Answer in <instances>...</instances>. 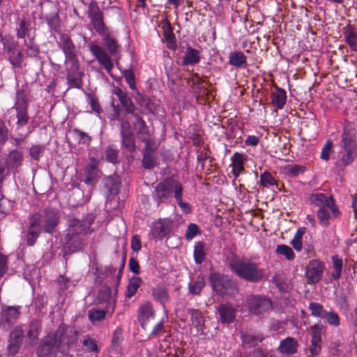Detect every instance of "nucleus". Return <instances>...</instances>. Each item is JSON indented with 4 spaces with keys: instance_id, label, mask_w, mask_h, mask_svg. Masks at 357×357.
Returning <instances> with one entry per match:
<instances>
[{
    "instance_id": "1",
    "label": "nucleus",
    "mask_w": 357,
    "mask_h": 357,
    "mask_svg": "<svg viewBox=\"0 0 357 357\" xmlns=\"http://www.w3.org/2000/svg\"><path fill=\"white\" fill-rule=\"evenodd\" d=\"M98 33L102 37V40L108 53L102 47L95 43H92L89 46V50L98 61V63L102 66L109 74H111L114 68V64L109 54L116 56L120 51L121 46L119 45L116 38L112 36L109 28Z\"/></svg>"
},
{
    "instance_id": "2",
    "label": "nucleus",
    "mask_w": 357,
    "mask_h": 357,
    "mask_svg": "<svg viewBox=\"0 0 357 357\" xmlns=\"http://www.w3.org/2000/svg\"><path fill=\"white\" fill-rule=\"evenodd\" d=\"M229 268L239 278L252 283H257L265 277V271L259 264L248 258H241L233 253L227 258Z\"/></svg>"
},
{
    "instance_id": "3",
    "label": "nucleus",
    "mask_w": 357,
    "mask_h": 357,
    "mask_svg": "<svg viewBox=\"0 0 357 357\" xmlns=\"http://www.w3.org/2000/svg\"><path fill=\"white\" fill-rule=\"evenodd\" d=\"M94 218L89 216L86 219L80 220L73 218L68 220V228L64 236L65 248L69 252H75L82 248L83 240L81 234H87L93 232L91 226L93 223Z\"/></svg>"
},
{
    "instance_id": "4",
    "label": "nucleus",
    "mask_w": 357,
    "mask_h": 357,
    "mask_svg": "<svg viewBox=\"0 0 357 357\" xmlns=\"http://www.w3.org/2000/svg\"><path fill=\"white\" fill-rule=\"evenodd\" d=\"M341 148L339 153L340 160L346 167L357 157V130L354 123L345 121L341 134Z\"/></svg>"
},
{
    "instance_id": "5",
    "label": "nucleus",
    "mask_w": 357,
    "mask_h": 357,
    "mask_svg": "<svg viewBox=\"0 0 357 357\" xmlns=\"http://www.w3.org/2000/svg\"><path fill=\"white\" fill-rule=\"evenodd\" d=\"M29 100L28 93L24 89H20L16 91L15 98V105L9 109L15 112V130H22L29 122L30 117L28 114Z\"/></svg>"
},
{
    "instance_id": "6",
    "label": "nucleus",
    "mask_w": 357,
    "mask_h": 357,
    "mask_svg": "<svg viewBox=\"0 0 357 357\" xmlns=\"http://www.w3.org/2000/svg\"><path fill=\"white\" fill-rule=\"evenodd\" d=\"M180 190H183V184L173 177H167L156 185L153 197L159 205L165 203L172 195L175 197Z\"/></svg>"
},
{
    "instance_id": "7",
    "label": "nucleus",
    "mask_w": 357,
    "mask_h": 357,
    "mask_svg": "<svg viewBox=\"0 0 357 357\" xmlns=\"http://www.w3.org/2000/svg\"><path fill=\"white\" fill-rule=\"evenodd\" d=\"M209 280L213 290L220 295L234 294L237 290L236 283L227 275L220 273H211Z\"/></svg>"
},
{
    "instance_id": "8",
    "label": "nucleus",
    "mask_w": 357,
    "mask_h": 357,
    "mask_svg": "<svg viewBox=\"0 0 357 357\" xmlns=\"http://www.w3.org/2000/svg\"><path fill=\"white\" fill-rule=\"evenodd\" d=\"M246 305L248 311L257 316L262 315L273 308L271 300L259 294L250 296L246 301Z\"/></svg>"
},
{
    "instance_id": "9",
    "label": "nucleus",
    "mask_w": 357,
    "mask_h": 357,
    "mask_svg": "<svg viewBox=\"0 0 357 357\" xmlns=\"http://www.w3.org/2000/svg\"><path fill=\"white\" fill-rule=\"evenodd\" d=\"M57 45L64 54L66 64L79 61L77 47L68 34L59 32Z\"/></svg>"
},
{
    "instance_id": "10",
    "label": "nucleus",
    "mask_w": 357,
    "mask_h": 357,
    "mask_svg": "<svg viewBox=\"0 0 357 357\" xmlns=\"http://www.w3.org/2000/svg\"><path fill=\"white\" fill-rule=\"evenodd\" d=\"M3 51L7 59L14 68H21L24 59V53L20 50L18 43L13 37L4 44Z\"/></svg>"
},
{
    "instance_id": "11",
    "label": "nucleus",
    "mask_w": 357,
    "mask_h": 357,
    "mask_svg": "<svg viewBox=\"0 0 357 357\" xmlns=\"http://www.w3.org/2000/svg\"><path fill=\"white\" fill-rule=\"evenodd\" d=\"M52 334L56 339L57 347L66 346L69 348L77 342V331L70 328L64 324H60L56 331Z\"/></svg>"
},
{
    "instance_id": "12",
    "label": "nucleus",
    "mask_w": 357,
    "mask_h": 357,
    "mask_svg": "<svg viewBox=\"0 0 357 357\" xmlns=\"http://www.w3.org/2000/svg\"><path fill=\"white\" fill-rule=\"evenodd\" d=\"M66 65V79L69 88L81 89L83 86L84 73L80 71L79 61L70 62Z\"/></svg>"
},
{
    "instance_id": "13",
    "label": "nucleus",
    "mask_w": 357,
    "mask_h": 357,
    "mask_svg": "<svg viewBox=\"0 0 357 357\" xmlns=\"http://www.w3.org/2000/svg\"><path fill=\"white\" fill-rule=\"evenodd\" d=\"M308 199L310 204H312L319 208L328 206L330 208L331 213L335 217H337L340 214L338 208L332 196L328 197L321 192L312 193Z\"/></svg>"
},
{
    "instance_id": "14",
    "label": "nucleus",
    "mask_w": 357,
    "mask_h": 357,
    "mask_svg": "<svg viewBox=\"0 0 357 357\" xmlns=\"http://www.w3.org/2000/svg\"><path fill=\"white\" fill-rule=\"evenodd\" d=\"M173 220L170 218H160L153 223L151 234L153 238L162 240L172 231Z\"/></svg>"
},
{
    "instance_id": "15",
    "label": "nucleus",
    "mask_w": 357,
    "mask_h": 357,
    "mask_svg": "<svg viewBox=\"0 0 357 357\" xmlns=\"http://www.w3.org/2000/svg\"><path fill=\"white\" fill-rule=\"evenodd\" d=\"M24 331L21 326L13 328L9 335L7 351L9 356H15L19 352L22 344Z\"/></svg>"
},
{
    "instance_id": "16",
    "label": "nucleus",
    "mask_w": 357,
    "mask_h": 357,
    "mask_svg": "<svg viewBox=\"0 0 357 357\" xmlns=\"http://www.w3.org/2000/svg\"><path fill=\"white\" fill-rule=\"evenodd\" d=\"M325 269L324 263L318 259H313L310 261L306 271L307 283L310 284H317L322 278Z\"/></svg>"
},
{
    "instance_id": "17",
    "label": "nucleus",
    "mask_w": 357,
    "mask_h": 357,
    "mask_svg": "<svg viewBox=\"0 0 357 357\" xmlns=\"http://www.w3.org/2000/svg\"><path fill=\"white\" fill-rule=\"evenodd\" d=\"M61 215L56 208H46L44 210L43 230L52 234L60 222Z\"/></svg>"
},
{
    "instance_id": "18",
    "label": "nucleus",
    "mask_w": 357,
    "mask_h": 357,
    "mask_svg": "<svg viewBox=\"0 0 357 357\" xmlns=\"http://www.w3.org/2000/svg\"><path fill=\"white\" fill-rule=\"evenodd\" d=\"M88 17L97 33L108 28L104 22L103 13L96 2H91L89 5Z\"/></svg>"
},
{
    "instance_id": "19",
    "label": "nucleus",
    "mask_w": 357,
    "mask_h": 357,
    "mask_svg": "<svg viewBox=\"0 0 357 357\" xmlns=\"http://www.w3.org/2000/svg\"><path fill=\"white\" fill-rule=\"evenodd\" d=\"M56 347V339L52 333H49L40 340L36 349V354L38 357H52Z\"/></svg>"
},
{
    "instance_id": "20",
    "label": "nucleus",
    "mask_w": 357,
    "mask_h": 357,
    "mask_svg": "<svg viewBox=\"0 0 357 357\" xmlns=\"http://www.w3.org/2000/svg\"><path fill=\"white\" fill-rule=\"evenodd\" d=\"M219 319L223 324L234 323L236 320V310L230 303H222L216 308Z\"/></svg>"
},
{
    "instance_id": "21",
    "label": "nucleus",
    "mask_w": 357,
    "mask_h": 357,
    "mask_svg": "<svg viewBox=\"0 0 357 357\" xmlns=\"http://www.w3.org/2000/svg\"><path fill=\"white\" fill-rule=\"evenodd\" d=\"M113 93L116 95L126 114H134L136 107L128 94L119 87H115Z\"/></svg>"
},
{
    "instance_id": "22",
    "label": "nucleus",
    "mask_w": 357,
    "mask_h": 357,
    "mask_svg": "<svg viewBox=\"0 0 357 357\" xmlns=\"http://www.w3.org/2000/svg\"><path fill=\"white\" fill-rule=\"evenodd\" d=\"M98 161L96 158H91L84 170V182L86 185H94L99 176Z\"/></svg>"
},
{
    "instance_id": "23",
    "label": "nucleus",
    "mask_w": 357,
    "mask_h": 357,
    "mask_svg": "<svg viewBox=\"0 0 357 357\" xmlns=\"http://www.w3.org/2000/svg\"><path fill=\"white\" fill-rule=\"evenodd\" d=\"M299 347L296 339L287 337L280 341L278 350L284 355L291 356L297 353Z\"/></svg>"
},
{
    "instance_id": "24",
    "label": "nucleus",
    "mask_w": 357,
    "mask_h": 357,
    "mask_svg": "<svg viewBox=\"0 0 357 357\" xmlns=\"http://www.w3.org/2000/svg\"><path fill=\"white\" fill-rule=\"evenodd\" d=\"M154 317V310L151 303H147L139 307L138 320L141 327L145 330L149 321Z\"/></svg>"
},
{
    "instance_id": "25",
    "label": "nucleus",
    "mask_w": 357,
    "mask_h": 357,
    "mask_svg": "<svg viewBox=\"0 0 357 357\" xmlns=\"http://www.w3.org/2000/svg\"><path fill=\"white\" fill-rule=\"evenodd\" d=\"M22 161L23 155L22 152L15 149L10 151L8 154L5 165L15 174L17 169L22 165Z\"/></svg>"
},
{
    "instance_id": "26",
    "label": "nucleus",
    "mask_w": 357,
    "mask_h": 357,
    "mask_svg": "<svg viewBox=\"0 0 357 357\" xmlns=\"http://www.w3.org/2000/svg\"><path fill=\"white\" fill-rule=\"evenodd\" d=\"M112 289L109 286H102L98 291L97 300L99 303H107V311H114L115 301L111 302Z\"/></svg>"
},
{
    "instance_id": "27",
    "label": "nucleus",
    "mask_w": 357,
    "mask_h": 357,
    "mask_svg": "<svg viewBox=\"0 0 357 357\" xmlns=\"http://www.w3.org/2000/svg\"><path fill=\"white\" fill-rule=\"evenodd\" d=\"M286 91L278 86L271 94V103L278 109H282L287 102Z\"/></svg>"
},
{
    "instance_id": "28",
    "label": "nucleus",
    "mask_w": 357,
    "mask_h": 357,
    "mask_svg": "<svg viewBox=\"0 0 357 357\" xmlns=\"http://www.w3.org/2000/svg\"><path fill=\"white\" fill-rule=\"evenodd\" d=\"M231 164L232 166V174L235 178H238L240 174L244 171V162L246 160V156L243 153H240L238 152H235L231 158Z\"/></svg>"
},
{
    "instance_id": "29",
    "label": "nucleus",
    "mask_w": 357,
    "mask_h": 357,
    "mask_svg": "<svg viewBox=\"0 0 357 357\" xmlns=\"http://www.w3.org/2000/svg\"><path fill=\"white\" fill-rule=\"evenodd\" d=\"M121 139V149L133 153L136 151L135 136L133 131L120 133Z\"/></svg>"
},
{
    "instance_id": "30",
    "label": "nucleus",
    "mask_w": 357,
    "mask_h": 357,
    "mask_svg": "<svg viewBox=\"0 0 357 357\" xmlns=\"http://www.w3.org/2000/svg\"><path fill=\"white\" fill-rule=\"evenodd\" d=\"M343 36L346 43L350 47L351 50L357 51V35L354 26L349 24L344 27Z\"/></svg>"
},
{
    "instance_id": "31",
    "label": "nucleus",
    "mask_w": 357,
    "mask_h": 357,
    "mask_svg": "<svg viewBox=\"0 0 357 357\" xmlns=\"http://www.w3.org/2000/svg\"><path fill=\"white\" fill-rule=\"evenodd\" d=\"M20 315L19 309L14 306H8L3 310L1 317L3 321L7 324V326L10 327L18 319Z\"/></svg>"
},
{
    "instance_id": "32",
    "label": "nucleus",
    "mask_w": 357,
    "mask_h": 357,
    "mask_svg": "<svg viewBox=\"0 0 357 357\" xmlns=\"http://www.w3.org/2000/svg\"><path fill=\"white\" fill-rule=\"evenodd\" d=\"M104 184L110 195H116L119 192L121 181L119 176L113 174L105 178Z\"/></svg>"
},
{
    "instance_id": "33",
    "label": "nucleus",
    "mask_w": 357,
    "mask_h": 357,
    "mask_svg": "<svg viewBox=\"0 0 357 357\" xmlns=\"http://www.w3.org/2000/svg\"><path fill=\"white\" fill-rule=\"evenodd\" d=\"M200 61L198 50L188 46L186 49V54L181 61V66L195 65Z\"/></svg>"
},
{
    "instance_id": "34",
    "label": "nucleus",
    "mask_w": 357,
    "mask_h": 357,
    "mask_svg": "<svg viewBox=\"0 0 357 357\" xmlns=\"http://www.w3.org/2000/svg\"><path fill=\"white\" fill-rule=\"evenodd\" d=\"M242 344L245 348L254 347L261 342L264 337L260 335H254L248 333H243L241 335Z\"/></svg>"
},
{
    "instance_id": "35",
    "label": "nucleus",
    "mask_w": 357,
    "mask_h": 357,
    "mask_svg": "<svg viewBox=\"0 0 357 357\" xmlns=\"http://www.w3.org/2000/svg\"><path fill=\"white\" fill-rule=\"evenodd\" d=\"M229 63L236 68L245 67L248 65L247 57L242 52H233L229 56Z\"/></svg>"
},
{
    "instance_id": "36",
    "label": "nucleus",
    "mask_w": 357,
    "mask_h": 357,
    "mask_svg": "<svg viewBox=\"0 0 357 357\" xmlns=\"http://www.w3.org/2000/svg\"><path fill=\"white\" fill-rule=\"evenodd\" d=\"M151 295L154 300L162 305L165 307V304L169 301V296L168 290L164 287H156L151 289Z\"/></svg>"
},
{
    "instance_id": "37",
    "label": "nucleus",
    "mask_w": 357,
    "mask_h": 357,
    "mask_svg": "<svg viewBox=\"0 0 357 357\" xmlns=\"http://www.w3.org/2000/svg\"><path fill=\"white\" fill-rule=\"evenodd\" d=\"M31 30V22L25 17L21 19L16 28V36L18 39H24L26 36L29 37Z\"/></svg>"
},
{
    "instance_id": "38",
    "label": "nucleus",
    "mask_w": 357,
    "mask_h": 357,
    "mask_svg": "<svg viewBox=\"0 0 357 357\" xmlns=\"http://www.w3.org/2000/svg\"><path fill=\"white\" fill-rule=\"evenodd\" d=\"M194 260L196 264H201L205 259V243L198 241L195 243L193 251Z\"/></svg>"
},
{
    "instance_id": "39",
    "label": "nucleus",
    "mask_w": 357,
    "mask_h": 357,
    "mask_svg": "<svg viewBox=\"0 0 357 357\" xmlns=\"http://www.w3.org/2000/svg\"><path fill=\"white\" fill-rule=\"evenodd\" d=\"M45 21L47 23L48 26L55 32H61L60 31V23L61 20L59 16V14L56 12H52L49 14H47L45 16Z\"/></svg>"
},
{
    "instance_id": "40",
    "label": "nucleus",
    "mask_w": 357,
    "mask_h": 357,
    "mask_svg": "<svg viewBox=\"0 0 357 357\" xmlns=\"http://www.w3.org/2000/svg\"><path fill=\"white\" fill-rule=\"evenodd\" d=\"M142 280L139 277L133 276L130 278L127 286L126 296L127 298H132L137 292L138 288L141 286Z\"/></svg>"
},
{
    "instance_id": "41",
    "label": "nucleus",
    "mask_w": 357,
    "mask_h": 357,
    "mask_svg": "<svg viewBox=\"0 0 357 357\" xmlns=\"http://www.w3.org/2000/svg\"><path fill=\"white\" fill-rule=\"evenodd\" d=\"M205 286L204 278L199 275L196 280L190 282L188 284L189 293L192 295H199Z\"/></svg>"
},
{
    "instance_id": "42",
    "label": "nucleus",
    "mask_w": 357,
    "mask_h": 357,
    "mask_svg": "<svg viewBox=\"0 0 357 357\" xmlns=\"http://www.w3.org/2000/svg\"><path fill=\"white\" fill-rule=\"evenodd\" d=\"M330 211V208L325 206L318 208L317 211V217L319 220V224L324 227L329 226V220L331 218Z\"/></svg>"
},
{
    "instance_id": "43",
    "label": "nucleus",
    "mask_w": 357,
    "mask_h": 357,
    "mask_svg": "<svg viewBox=\"0 0 357 357\" xmlns=\"http://www.w3.org/2000/svg\"><path fill=\"white\" fill-rule=\"evenodd\" d=\"M42 215L39 213H33L29 215L28 228L43 231V225H41Z\"/></svg>"
},
{
    "instance_id": "44",
    "label": "nucleus",
    "mask_w": 357,
    "mask_h": 357,
    "mask_svg": "<svg viewBox=\"0 0 357 357\" xmlns=\"http://www.w3.org/2000/svg\"><path fill=\"white\" fill-rule=\"evenodd\" d=\"M331 260L334 272L332 273V278L335 280H338L342 275V259L337 255L332 256Z\"/></svg>"
},
{
    "instance_id": "45",
    "label": "nucleus",
    "mask_w": 357,
    "mask_h": 357,
    "mask_svg": "<svg viewBox=\"0 0 357 357\" xmlns=\"http://www.w3.org/2000/svg\"><path fill=\"white\" fill-rule=\"evenodd\" d=\"M188 312L190 315L192 324L195 327L199 328L204 324V318L201 311L197 309L188 308Z\"/></svg>"
},
{
    "instance_id": "46",
    "label": "nucleus",
    "mask_w": 357,
    "mask_h": 357,
    "mask_svg": "<svg viewBox=\"0 0 357 357\" xmlns=\"http://www.w3.org/2000/svg\"><path fill=\"white\" fill-rule=\"evenodd\" d=\"M25 52L26 55L28 57L36 58L38 57L40 54L39 46L35 43L34 38L29 39L28 43H25Z\"/></svg>"
},
{
    "instance_id": "47",
    "label": "nucleus",
    "mask_w": 357,
    "mask_h": 357,
    "mask_svg": "<svg viewBox=\"0 0 357 357\" xmlns=\"http://www.w3.org/2000/svg\"><path fill=\"white\" fill-rule=\"evenodd\" d=\"M119 151L114 145H109L105 150V158L107 162L114 165L119 162Z\"/></svg>"
},
{
    "instance_id": "48",
    "label": "nucleus",
    "mask_w": 357,
    "mask_h": 357,
    "mask_svg": "<svg viewBox=\"0 0 357 357\" xmlns=\"http://www.w3.org/2000/svg\"><path fill=\"white\" fill-rule=\"evenodd\" d=\"M259 181L261 185L264 188H269L272 185H276L278 187L277 181L268 172H264L261 174Z\"/></svg>"
},
{
    "instance_id": "49",
    "label": "nucleus",
    "mask_w": 357,
    "mask_h": 357,
    "mask_svg": "<svg viewBox=\"0 0 357 357\" xmlns=\"http://www.w3.org/2000/svg\"><path fill=\"white\" fill-rule=\"evenodd\" d=\"M308 308L311 312V315L314 317L323 318L326 312L324 310V306L321 303L317 302L310 303Z\"/></svg>"
},
{
    "instance_id": "50",
    "label": "nucleus",
    "mask_w": 357,
    "mask_h": 357,
    "mask_svg": "<svg viewBox=\"0 0 357 357\" xmlns=\"http://www.w3.org/2000/svg\"><path fill=\"white\" fill-rule=\"evenodd\" d=\"M276 252L278 255L284 256L289 261H292L295 258V255L292 248L287 245H278L276 248Z\"/></svg>"
},
{
    "instance_id": "51",
    "label": "nucleus",
    "mask_w": 357,
    "mask_h": 357,
    "mask_svg": "<svg viewBox=\"0 0 357 357\" xmlns=\"http://www.w3.org/2000/svg\"><path fill=\"white\" fill-rule=\"evenodd\" d=\"M153 153H142V165L146 169H152L156 166V158L153 155Z\"/></svg>"
},
{
    "instance_id": "52",
    "label": "nucleus",
    "mask_w": 357,
    "mask_h": 357,
    "mask_svg": "<svg viewBox=\"0 0 357 357\" xmlns=\"http://www.w3.org/2000/svg\"><path fill=\"white\" fill-rule=\"evenodd\" d=\"M73 133L74 136L77 137L78 144L89 145L92 140L91 136H89L86 132L78 128H74L73 130Z\"/></svg>"
},
{
    "instance_id": "53",
    "label": "nucleus",
    "mask_w": 357,
    "mask_h": 357,
    "mask_svg": "<svg viewBox=\"0 0 357 357\" xmlns=\"http://www.w3.org/2000/svg\"><path fill=\"white\" fill-rule=\"evenodd\" d=\"M122 75H123L127 84L129 85L130 89L133 91L137 90L136 82H135V75L132 69H125L122 71Z\"/></svg>"
},
{
    "instance_id": "54",
    "label": "nucleus",
    "mask_w": 357,
    "mask_h": 357,
    "mask_svg": "<svg viewBox=\"0 0 357 357\" xmlns=\"http://www.w3.org/2000/svg\"><path fill=\"white\" fill-rule=\"evenodd\" d=\"M323 319H325L326 322L334 327H338L340 325V319L338 314L335 312H326L325 314L323 317Z\"/></svg>"
},
{
    "instance_id": "55",
    "label": "nucleus",
    "mask_w": 357,
    "mask_h": 357,
    "mask_svg": "<svg viewBox=\"0 0 357 357\" xmlns=\"http://www.w3.org/2000/svg\"><path fill=\"white\" fill-rule=\"evenodd\" d=\"M41 330V323L38 320H33L29 325V329L27 332V335L30 338L35 339L38 337Z\"/></svg>"
},
{
    "instance_id": "56",
    "label": "nucleus",
    "mask_w": 357,
    "mask_h": 357,
    "mask_svg": "<svg viewBox=\"0 0 357 357\" xmlns=\"http://www.w3.org/2000/svg\"><path fill=\"white\" fill-rule=\"evenodd\" d=\"M166 40L167 47L168 49L175 51L177 49L176 36L173 32V29L167 31L163 33Z\"/></svg>"
},
{
    "instance_id": "57",
    "label": "nucleus",
    "mask_w": 357,
    "mask_h": 357,
    "mask_svg": "<svg viewBox=\"0 0 357 357\" xmlns=\"http://www.w3.org/2000/svg\"><path fill=\"white\" fill-rule=\"evenodd\" d=\"M41 233L42 231H40L28 228V231L25 236L26 245L29 246H33Z\"/></svg>"
},
{
    "instance_id": "58",
    "label": "nucleus",
    "mask_w": 357,
    "mask_h": 357,
    "mask_svg": "<svg viewBox=\"0 0 357 357\" xmlns=\"http://www.w3.org/2000/svg\"><path fill=\"white\" fill-rule=\"evenodd\" d=\"M285 170L288 176L296 177L298 174L303 173L305 167L299 165H290L285 167Z\"/></svg>"
},
{
    "instance_id": "59",
    "label": "nucleus",
    "mask_w": 357,
    "mask_h": 357,
    "mask_svg": "<svg viewBox=\"0 0 357 357\" xmlns=\"http://www.w3.org/2000/svg\"><path fill=\"white\" fill-rule=\"evenodd\" d=\"M107 311L105 310L94 309L89 311V319L93 323L94 321H100L105 319Z\"/></svg>"
},
{
    "instance_id": "60",
    "label": "nucleus",
    "mask_w": 357,
    "mask_h": 357,
    "mask_svg": "<svg viewBox=\"0 0 357 357\" xmlns=\"http://www.w3.org/2000/svg\"><path fill=\"white\" fill-rule=\"evenodd\" d=\"M44 151L45 146L43 145H33L29 149V155L33 160L38 161L40 156L43 154Z\"/></svg>"
},
{
    "instance_id": "61",
    "label": "nucleus",
    "mask_w": 357,
    "mask_h": 357,
    "mask_svg": "<svg viewBox=\"0 0 357 357\" xmlns=\"http://www.w3.org/2000/svg\"><path fill=\"white\" fill-rule=\"evenodd\" d=\"M183 190H180L176 193V197H174L176 200L178 205L181 208V211L188 214L191 212L190 206L187 203L183 201Z\"/></svg>"
},
{
    "instance_id": "62",
    "label": "nucleus",
    "mask_w": 357,
    "mask_h": 357,
    "mask_svg": "<svg viewBox=\"0 0 357 357\" xmlns=\"http://www.w3.org/2000/svg\"><path fill=\"white\" fill-rule=\"evenodd\" d=\"M120 126V133L132 132L131 124L126 115L116 119Z\"/></svg>"
},
{
    "instance_id": "63",
    "label": "nucleus",
    "mask_w": 357,
    "mask_h": 357,
    "mask_svg": "<svg viewBox=\"0 0 357 357\" xmlns=\"http://www.w3.org/2000/svg\"><path fill=\"white\" fill-rule=\"evenodd\" d=\"M87 96L89 100L88 102L91 109L96 114H100V112H102V109L99 104L97 97L94 94L91 93H89Z\"/></svg>"
},
{
    "instance_id": "64",
    "label": "nucleus",
    "mask_w": 357,
    "mask_h": 357,
    "mask_svg": "<svg viewBox=\"0 0 357 357\" xmlns=\"http://www.w3.org/2000/svg\"><path fill=\"white\" fill-rule=\"evenodd\" d=\"M200 233L199 227L195 223H190L187 227L185 237L187 240H192L196 235Z\"/></svg>"
}]
</instances>
